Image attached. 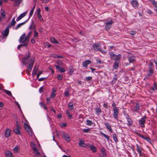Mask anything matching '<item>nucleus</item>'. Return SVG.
Wrapping results in <instances>:
<instances>
[{
	"instance_id": "20e7f679",
	"label": "nucleus",
	"mask_w": 157,
	"mask_h": 157,
	"mask_svg": "<svg viewBox=\"0 0 157 157\" xmlns=\"http://www.w3.org/2000/svg\"><path fill=\"white\" fill-rule=\"evenodd\" d=\"M93 47L94 50L95 51H99L101 52L104 53H106V51H104L102 49H100L99 47V44H94L93 45Z\"/></svg>"
},
{
	"instance_id": "2f4dec72",
	"label": "nucleus",
	"mask_w": 157,
	"mask_h": 157,
	"mask_svg": "<svg viewBox=\"0 0 157 157\" xmlns=\"http://www.w3.org/2000/svg\"><path fill=\"white\" fill-rule=\"evenodd\" d=\"M90 148L93 152H95L96 151V149L95 147L94 146V145H90Z\"/></svg>"
},
{
	"instance_id": "6e6552de",
	"label": "nucleus",
	"mask_w": 157,
	"mask_h": 157,
	"mask_svg": "<svg viewBox=\"0 0 157 157\" xmlns=\"http://www.w3.org/2000/svg\"><path fill=\"white\" fill-rule=\"evenodd\" d=\"M24 127L27 130L30 136H32L33 135V131L30 127L26 124H25Z\"/></svg>"
},
{
	"instance_id": "c9c22d12",
	"label": "nucleus",
	"mask_w": 157,
	"mask_h": 157,
	"mask_svg": "<svg viewBox=\"0 0 157 157\" xmlns=\"http://www.w3.org/2000/svg\"><path fill=\"white\" fill-rule=\"evenodd\" d=\"M86 124L87 125L90 126L93 124V122L92 121L89 120H86Z\"/></svg>"
},
{
	"instance_id": "338daca9",
	"label": "nucleus",
	"mask_w": 157,
	"mask_h": 157,
	"mask_svg": "<svg viewBox=\"0 0 157 157\" xmlns=\"http://www.w3.org/2000/svg\"><path fill=\"white\" fill-rule=\"evenodd\" d=\"M17 129H18V130H20L21 128L20 126L18 125L17 122Z\"/></svg>"
},
{
	"instance_id": "f704fd0d",
	"label": "nucleus",
	"mask_w": 157,
	"mask_h": 157,
	"mask_svg": "<svg viewBox=\"0 0 157 157\" xmlns=\"http://www.w3.org/2000/svg\"><path fill=\"white\" fill-rule=\"evenodd\" d=\"M35 8V5L33 7V8L31 10L29 14V19L31 17L34 11V10Z\"/></svg>"
},
{
	"instance_id": "69168bd1",
	"label": "nucleus",
	"mask_w": 157,
	"mask_h": 157,
	"mask_svg": "<svg viewBox=\"0 0 157 157\" xmlns=\"http://www.w3.org/2000/svg\"><path fill=\"white\" fill-rule=\"evenodd\" d=\"M60 126L62 127H64L67 126V124L66 123H63L61 124Z\"/></svg>"
},
{
	"instance_id": "de8ad7c7",
	"label": "nucleus",
	"mask_w": 157,
	"mask_h": 157,
	"mask_svg": "<svg viewBox=\"0 0 157 157\" xmlns=\"http://www.w3.org/2000/svg\"><path fill=\"white\" fill-rule=\"evenodd\" d=\"M119 65L118 63H116V62L114 63L113 67L114 69H117Z\"/></svg>"
},
{
	"instance_id": "412c9836",
	"label": "nucleus",
	"mask_w": 157,
	"mask_h": 157,
	"mask_svg": "<svg viewBox=\"0 0 157 157\" xmlns=\"http://www.w3.org/2000/svg\"><path fill=\"white\" fill-rule=\"evenodd\" d=\"M136 146L137 148V151L139 153L140 156H142V148L141 147H139L138 144L136 145Z\"/></svg>"
},
{
	"instance_id": "6e6d98bb",
	"label": "nucleus",
	"mask_w": 157,
	"mask_h": 157,
	"mask_svg": "<svg viewBox=\"0 0 157 157\" xmlns=\"http://www.w3.org/2000/svg\"><path fill=\"white\" fill-rule=\"evenodd\" d=\"M116 104L115 103H113L112 104V106L113 108V110L117 109V107L116 106Z\"/></svg>"
},
{
	"instance_id": "37998d69",
	"label": "nucleus",
	"mask_w": 157,
	"mask_h": 157,
	"mask_svg": "<svg viewBox=\"0 0 157 157\" xmlns=\"http://www.w3.org/2000/svg\"><path fill=\"white\" fill-rule=\"evenodd\" d=\"M113 137L115 141L117 142L118 141L117 135L115 133L113 134Z\"/></svg>"
},
{
	"instance_id": "09e8293b",
	"label": "nucleus",
	"mask_w": 157,
	"mask_h": 157,
	"mask_svg": "<svg viewBox=\"0 0 157 157\" xmlns=\"http://www.w3.org/2000/svg\"><path fill=\"white\" fill-rule=\"evenodd\" d=\"M14 131L17 134L19 135L20 134L19 130H18V129H15L14 130Z\"/></svg>"
},
{
	"instance_id": "e433bc0d",
	"label": "nucleus",
	"mask_w": 157,
	"mask_h": 157,
	"mask_svg": "<svg viewBox=\"0 0 157 157\" xmlns=\"http://www.w3.org/2000/svg\"><path fill=\"white\" fill-rule=\"evenodd\" d=\"M100 134L101 135H103L107 139L108 141H109V136L104 133L102 132H101Z\"/></svg>"
},
{
	"instance_id": "4d7b16f0",
	"label": "nucleus",
	"mask_w": 157,
	"mask_h": 157,
	"mask_svg": "<svg viewBox=\"0 0 157 157\" xmlns=\"http://www.w3.org/2000/svg\"><path fill=\"white\" fill-rule=\"evenodd\" d=\"M152 2L153 5H155V6L157 7V2H155L154 0H152Z\"/></svg>"
},
{
	"instance_id": "ddd939ff",
	"label": "nucleus",
	"mask_w": 157,
	"mask_h": 157,
	"mask_svg": "<svg viewBox=\"0 0 157 157\" xmlns=\"http://www.w3.org/2000/svg\"><path fill=\"white\" fill-rule=\"evenodd\" d=\"M113 117L116 120H118V114L119 111L118 109L116 110H113Z\"/></svg>"
},
{
	"instance_id": "f257e3e1",
	"label": "nucleus",
	"mask_w": 157,
	"mask_h": 157,
	"mask_svg": "<svg viewBox=\"0 0 157 157\" xmlns=\"http://www.w3.org/2000/svg\"><path fill=\"white\" fill-rule=\"evenodd\" d=\"M30 57V55L28 54L26 57H24L22 59V63L26 65L27 63H28L26 70V71L28 74H29L31 71L34 61V58H31L29 60Z\"/></svg>"
},
{
	"instance_id": "774afa93",
	"label": "nucleus",
	"mask_w": 157,
	"mask_h": 157,
	"mask_svg": "<svg viewBox=\"0 0 157 157\" xmlns=\"http://www.w3.org/2000/svg\"><path fill=\"white\" fill-rule=\"evenodd\" d=\"M57 55L54 54L52 55V57L54 58H57Z\"/></svg>"
},
{
	"instance_id": "864d4df0",
	"label": "nucleus",
	"mask_w": 157,
	"mask_h": 157,
	"mask_svg": "<svg viewBox=\"0 0 157 157\" xmlns=\"http://www.w3.org/2000/svg\"><path fill=\"white\" fill-rule=\"evenodd\" d=\"M83 131L86 133H90V130L89 128L84 129L83 130Z\"/></svg>"
},
{
	"instance_id": "9b49d317",
	"label": "nucleus",
	"mask_w": 157,
	"mask_h": 157,
	"mask_svg": "<svg viewBox=\"0 0 157 157\" xmlns=\"http://www.w3.org/2000/svg\"><path fill=\"white\" fill-rule=\"evenodd\" d=\"M140 108V105L138 103H136L132 109L134 112H137L139 110Z\"/></svg>"
},
{
	"instance_id": "8fccbe9b",
	"label": "nucleus",
	"mask_w": 157,
	"mask_h": 157,
	"mask_svg": "<svg viewBox=\"0 0 157 157\" xmlns=\"http://www.w3.org/2000/svg\"><path fill=\"white\" fill-rule=\"evenodd\" d=\"M37 17H38L39 19L40 20V21H43V19L42 17V16L40 14H37Z\"/></svg>"
},
{
	"instance_id": "603ef678",
	"label": "nucleus",
	"mask_w": 157,
	"mask_h": 157,
	"mask_svg": "<svg viewBox=\"0 0 157 157\" xmlns=\"http://www.w3.org/2000/svg\"><path fill=\"white\" fill-rule=\"evenodd\" d=\"M32 33V32L31 31H30L28 34L26 36L28 39H29V38L31 35Z\"/></svg>"
},
{
	"instance_id": "dca6fc26",
	"label": "nucleus",
	"mask_w": 157,
	"mask_h": 157,
	"mask_svg": "<svg viewBox=\"0 0 157 157\" xmlns=\"http://www.w3.org/2000/svg\"><path fill=\"white\" fill-rule=\"evenodd\" d=\"M91 61L90 60H86L85 61L83 62V67H87V65L90 64L91 63Z\"/></svg>"
},
{
	"instance_id": "aec40b11",
	"label": "nucleus",
	"mask_w": 157,
	"mask_h": 157,
	"mask_svg": "<svg viewBox=\"0 0 157 157\" xmlns=\"http://www.w3.org/2000/svg\"><path fill=\"white\" fill-rule=\"evenodd\" d=\"M105 125L106 126L107 128L109 129L110 132H113V130L111 128V126L108 123H104Z\"/></svg>"
},
{
	"instance_id": "3c124183",
	"label": "nucleus",
	"mask_w": 157,
	"mask_h": 157,
	"mask_svg": "<svg viewBox=\"0 0 157 157\" xmlns=\"http://www.w3.org/2000/svg\"><path fill=\"white\" fill-rule=\"evenodd\" d=\"M32 28H33V29H35V26L34 25V27H33V23H32L30 25V26H29V29L31 30L32 29Z\"/></svg>"
},
{
	"instance_id": "680f3d73",
	"label": "nucleus",
	"mask_w": 157,
	"mask_h": 157,
	"mask_svg": "<svg viewBox=\"0 0 157 157\" xmlns=\"http://www.w3.org/2000/svg\"><path fill=\"white\" fill-rule=\"evenodd\" d=\"M146 12L147 13L150 15L151 14L153 13L149 10H147Z\"/></svg>"
},
{
	"instance_id": "a878e982",
	"label": "nucleus",
	"mask_w": 157,
	"mask_h": 157,
	"mask_svg": "<svg viewBox=\"0 0 157 157\" xmlns=\"http://www.w3.org/2000/svg\"><path fill=\"white\" fill-rule=\"evenodd\" d=\"M50 41L53 43L56 44H58L59 43V42L58 41H57V40H56L54 37H52L50 38Z\"/></svg>"
},
{
	"instance_id": "7c9ffc66",
	"label": "nucleus",
	"mask_w": 157,
	"mask_h": 157,
	"mask_svg": "<svg viewBox=\"0 0 157 157\" xmlns=\"http://www.w3.org/2000/svg\"><path fill=\"white\" fill-rule=\"evenodd\" d=\"M101 152L102 153V156H106V154L105 152V149L104 148H102L101 151Z\"/></svg>"
},
{
	"instance_id": "bb28decb",
	"label": "nucleus",
	"mask_w": 157,
	"mask_h": 157,
	"mask_svg": "<svg viewBox=\"0 0 157 157\" xmlns=\"http://www.w3.org/2000/svg\"><path fill=\"white\" fill-rule=\"evenodd\" d=\"M38 70V68L36 67H34L32 71V75L33 77H34L36 74V72Z\"/></svg>"
},
{
	"instance_id": "5701e85b",
	"label": "nucleus",
	"mask_w": 157,
	"mask_h": 157,
	"mask_svg": "<svg viewBox=\"0 0 157 157\" xmlns=\"http://www.w3.org/2000/svg\"><path fill=\"white\" fill-rule=\"evenodd\" d=\"M32 149L34 152L37 155H39L40 153L38 150L35 147H32Z\"/></svg>"
},
{
	"instance_id": "c85d7f7f",
	"label": "nucleus",
	"mask_w": 157,
	"mask_h": 157,
	"mask_svg": "<svg viewBox=\"0 0 157 157\" xmlns=\"http://www.w3.org/2000/svg\"><path fill=\"white\" fill-rule=\"evenodd\" d=\"M66 112L67 115L68 116L69 118L71 119L72 118V116L70 113L69 110L68 109H67L66 110Z\"/></svg>"
},
{
	"instance_id": "f3484780",
	"label": "nucleus",
	"mask_w": 157,
	"mask_h": 157,
	"mask_svg": "<svg viewBox=\"0 0 157 157\" xmlns=\"http://www.w3.org/2000/svg\"><path fill=\"white\" fill-rule=\"evenodd\" d=\"M126 118L128 122V123L127 124L128 126H130L131 125H132V124L133 121L131 118L129 117L128 115V117H126Z\"/></svg>"
},
{
	"instance_id": "423d86ee",
	"label": "nucleus",
	"mask_w": 157,
	"mask_h": 157,
	"mask_svg": "<svg viewBox=\"0 0 157 157\" xmlns=\"http://www.w3.org/2000/svg\"><path fill=\"white\" fill-rule=\"evenodd\" d=\"M146 118L147 117L146 116H144L140 120H139V124L141 127H144V124L145 122V121Z\"/></svg>"
},
{
	"instance_id": "5fc2aeb1",
	"label": "nucleus",
	"mask_w": 157,
	"mask_h": 157,
	"mask_svg": "<svg viewBox=\"0 0 157 157\" xmlns=\"http://www.w3.org/2000/svg\"><path fill=\"white\" fill-rule=\"evenodd\" d=\"M63 78V76L60 75H58L57 76V78L59 80H61Z\"/></svg>"
},
{
	"instance_id": "393cba45",
	"label": "nucleus",
	"mask_w": 157,
	"mask_h": 157,
	"mask_svg": "<svg viewBox=\"0 0 157 157\" xmlns=\"http://www.w3.org/2000/svg\"><path fill=\"white\" fill-rule=\"evenodd\" d=\"M128 59L130 63H133L135 61V58L133 56L129 57Z\"/></svg>"
},
{
	"instance_id": "1a4fd4ad",
	"label": "nucleus",
	"mask_w": 157,
	"mask_h": 157,
	"mask_svg": "<svg viewBox=\"0 0 157 157\" xmlns=\"http://www.w3.org/2000/svg\"><path fill=\"white\" fill-rule=\"evenodd\" d=\"M9 28L7 26L5 30L2 32V34L4 36H7L9 34Z\"/></svg>"
},
{
	"instance_id": "cd10ccee",
	"label": "nucleus",
	"mask_w": 157,
	"mask_h": 157,
	"mask_svg": "<svg viewBox=\"0 0 157 157\" xmlns=\"http://www.w3.org/2000/svg\"><path fill=\"white\" fill-rule=\"evenodd\" d=\"M56 91V88H54L53 89L52 91V94L51 96V97L52 98H54L56 96L55 94Z\"/></svg>"
},
{
	"instance_id": "6ab92c4d",
	"label": "nucleus",
	"mask_w": 157,
	"mask_h": 157,
	"mask_svg": "<svg viewBox=\"0 0 157 157\" xmlns=\"http://www.w3.org/2000/svg\"><path fill=\"white\" fill-rule=\"evenodd\" d=\"M16 23V22L15 21V17H14L13 18L10 24L7 27H8L9 28H11V26H14Z\"/></svg>"
},
{
	"instance_id": "f8f14e48",
	"label": "nucleus",
	"mask_w": 157,
	"mask_h": 157,
	"mask_svg": "<svg viewBox=\"0 0 157 157\" xmlns=\"http://www.w3.org/2000/svg\"><path fill=\"white\" fill-rule=\"evenodd\" d=\"M131 3L133 7H137L138 6V3L136 0H133L131 2Z\"/></svg>"
},
{
	"instance_id": "c03bdc74",
	"label": "nucleus",
	"mask_w": 157,
	"mask_h": 157,
	"mask_svg": "<svg viewBox=\"0 0 157 157\" xmlns=\"http://www.w3.org/2000/svg\"><path fill=\"white\" fill-rule=\"evenodd\" d=\"M92 77L91 76L86 77L85 78V80L87 82H89L92 80Z\"/></svg>"
},
{
	"instance_id": "13d9d810",
	"label": "nucleus",
	"mask_w": 157,
	"mask_h": 157,
	"mask_svg": "<svg viewBox=\"0 0 157 157\" xmlns=\"http://www.w3.org/2000/svg\"><path fill=\"white\" fill-rule=\"evenodd\" d=\"M50 0H41V2L43 3H48Z\"/></svg>"
},
{
	"instance_id": "f03ea898",
	"label": "nucleus",
	"mask_w": 157,
	"mask_h": 157,
	"mask_svg": "<svg viewBox=\"0 0 157 157\" xmlns=\"http://www.w3.org/2000/svg\"><path fill=\"white\" fill-rule=\"evenodd\" d=\"M29 39H28L25 36V34L24 33L20 37V39L19 40V42L21 43H23L25 46H26L29 43Z\"/></svg>"
},
{
	"instance_id": "0eeeda50",
	"label": "nucleus",
	"mask_w": 157,
	"mask_h": 157,
	"mask_svg": "<svg viewBox=\"0 0 157 157\" xmlns=\"http://www.w3.org/2000/svg\"><path fill=\"white\" fill-rule=\"evenodd\" d=\"M113 21L112 20H111L106 23H105V28L106 30H108L110 29L112 25Z\"/></svg>"
},
{
	"instance_id": "e2e57ef3",
	"label": "nucleus",
	"mask_w": 157,
	"mask_h": 157,
	"mask_svg": "<svg viewBox=\"0 0 157 157\" xmlns=\"http://www.w3.org/2000/svg\"><path fill=\"white\" fill-rule=\"evenodd\" d=\"M39 104L41 107L44 106L45 105V104H44L42 102H41L39 103Z\"/></svg>"
},
{
	"instance_id": "79ce46f5",
	"label": "nucleus",
	"mask_w": 157,
	"mask_h": 157,
	"mask_svg": "<svg viewBox=\"0 0 157 157\" xmlns=\"http://www.w3.org/2000/svg\"><path fill=\"white\" fill-rule=\"evenodd\" d=\"M1 14L2 17L3 18L5 19L6 18V13L5 12V11H4L2 12L1 13Z\"/></svg>"
},
{
	"instance_id": "a18cd8bd",
	"label": "nucleus",
	"mask_w": 157,
	"mask_h": 157,
	"mask_svg": "<svg viewBox=\"0 0 157 157\" xmlns=\"http://www.w3.org/2000/svg\"><path fill=\"white\" fill-rule=\"evenodd\" d=\"M84 144V141L83 140H80V142L78 143V145L81 147H82L83 146V144Z\"/></svg>"
},
{
	"instance_id": "2eb2a0df",
	"label": "nucleus",
	"mask_w": 157,
	"mask_h": 157,
	"mask_svg": "<svg viewBox=\"0 0 157 157\" xmlns=\"http://www.w3.org/2000/svg\"><path fill=\"white\" fill-rule=\"evenodd\" d=\"M11 130L10 129L7 128L5 132V136L6 137H9L10 135Z\"/></svg>"
},
{
	"instance_id": "b1692460",
	"label": "nucleus",
	"mask_w": 157,
	"mask_h": 157,
	"mask_svg": "<svg viewBox=\"0 0 157 157\" xmlns=\"http://www.w3.org/2000/svg\"><path fill=\"white\" fill-rule=\"evenodd\" d=\"M117 79V76L116 74H115L112 80L111 81V83L113 84H114L115 83Z\"/></svg>"
},
{
	"instance_id": "052dcab7",
	"label": "nucleus",
	"mask_w": 157,
	"mask_h": 157,
	"mask_svg": "<svg viewBox=\"0 0 157 157\" xmlns=\"http://www.w3.org/2000/svg\"><path fill=\"white\" fill-rule=\"evenodd\" d=\"M42 72L41 71H40L36 75V78H38L40 76V75L42 74Z\"/></svg>"
},
{
	"instance_id": "7ed1b4c3",
	"label": "nucleus",
	"mask_w": 157,
	"mask_h": 157,
	"mask_svg": "<svg viewBox=\"0 0 157 157\" xmlns=\"http://www.w3.org/2000/svg\"><path fill=\"white\" fill-rule=\"evenodd\" d=\"M109 55L110 56L111 58L114 60L116 62H119L121 58V55L120 54L117 55L112 52H109Z\"/></svg>"
},
{
	"instance_id": "4be33fe9",
	"label": "nucleus",
	"mask_w": 157,
	"mask_h": 157,
	"mask_svg": "<svg viewBox=\"0 0 157 157\" xmlns=\"http://www.w3.org/2000/svg\"><path fill=\"white\" fill-rule=\"evenodd\" d=\"M63 137L67 141L69 142L70 141V137L68 134H64Z\"/></svg>"
},
{
	"instance_id": "4468645a",
	"label": "nucleus",
	"mask_w": 157,
	"mask_h": 157,
	"mask_svg": "<svg viewBox=\"0 0 157 157\" xmlns=\"http://www.w3.org/2000/svg\"><path fill=\"white\" fill-rule=\"evenodd\" d=\"M5 154L6 157H14L12 153L9 151L7 150L5 151Z\"/></svg>"
},
{
	"instance_id": "ea45409f",
	"label": "nucleus",
	"mask_w": 157,
	"mask_h": 157,
	"mask_svg": "<svg viewBox=\"0 0 157 157\" xmlns=\"http://www.w3.org/2000/svg\"><path fill=\"white\" fill-rule=\"evenodd\" d=\"M34 37L36 39H37L38 36V33L37 32V31L35 30H34Z\"/></svg>"
},
{
	"instance_id": "a19ab883",
	"label": "nucleus",
	"mask_w": 157,
	"mask_h": 157,
	"mask_svg": "<svg viewBox=\"0 0 157 157\" xmlns=\"http://www.w3.org/2000/svg\"><path fill=\"white\" fill-rule=\"evenodd\" d=\"M18 147L17 146H15L13 149V151L15 153H17L18 152Z\"/></svg>"
},
{
	"instance_id": "0e129e2a",
	"label": "nucleus",
	"mask_w": 157,
	"mask_h": 157,
	"mask_svg": "<svg viewBox=\"0 0 157 157\" xmlns=\"http://www.w3.org/2000/svg\"><path fill=\"white\" fill-rule=\"evenodd\" d=\"M43 87H41L40 88L39 90V91L40 93H41L43 91Z\"/></svg>"
},
{
	"instance_id": "9d476101",
	"label": "nucleus",
	"mask_w": 157,
	"mask_h": 157,
	"mask_svg": "<svg viewBox=\"0 0 157 157\" xmlns=\"http://www.w3.org/2000/svg\"><path fill=\"white\" fill-rule=\"evenodd\" d=\"M27 11H26L21 14L16 19V21H18L24 17L26 14Z\"/></svg>"
},
{
	"instance_id": "49530a36",
	"label": "nucleus",
	"mask_w": 157,
	"mask_h": 157,
	"mask_svg": "<svg viewBox=\"0 0 157 157\" xmlns=\"http://www.w3.org/2000/svg\"><path fill=\"white\" fill-rule=\"evenodd\" d=\"M23 0H15L14 1H15V4L16 5H18L20 4L21 2Z\"/></svg>"
},
{
	"instance_id": "39448f33",
	"label": "nucleus",
	"mask_w": 157,
	"mask_h": 157,
	"mask_svg": "<svg viewBox=\"0 0 157 157\" xmlns=\"http://www.w3.org/2000/svg\"><path fill=\"white\" fill-rule=\"evenodd\" d=\"M154 67L153 66V64L151 62L150 64L148 66V75L149 76H151L153 73V69Z\"/></svg>"
},
{
	"instance_id": "4c0bfd02",
	"label": "nucleus",
	"mask_w": 157,
	"mask_h": 157,
	"mask_svg": "<svg viewBox=\"0 0 157 157\" xmlns=\"http://www.w3.org/2000/svg\"><path fill=\"white\" fill-rule=\"evenodd\" d=\"M95 112L96 113H100L101 112V109L99 108H96L95 109Z\"/></svg>"
},
{
	"instance_id": "72a5a7b5",
	"label": "nucleus",
	"mask_w": 157,
	"mask_h": 157,
	"mask_svg": "<svg viewBox=\"0 0 157 157\" xmlns=\"http://www.w3.org/2000/svg\"><path fill=\"white\" fill-rule=\"evenodd\" d=\"M3 90L7 94L9 95L10 96H12V94L10 91L8 90H6L4 89Z\"/></svg>"
},
{
	"instance_id": "58836bf2",
	"label": "nucleus",
	"mask_w": 157,
	"mask_h": 157,
	"mask_svg": "<svg viewBox=\"0 0 157 157\" xmlns=\"http://www.w3.org/2000/svg\"><path fill=\"white\" fill-rule=\"evenodd\" d=\"M151 90L155 91V90H157V84H154V86L151 89Z\"/></svg>"
},
{
	"instance_id": "bf43d9fd",
	"label": "nucleus",
	"mask_w": 157,
	"mask_h": 157,
	"mask_svg": "<svg viewBox=\"0 0 157 157\" xmlns=\"http://www.w3.org/2000/svg\"><path fill=\"white\" fill-rule=\"evenodd\" d=\"M66 97H68L69 96V93L68 91H66L64 93Z\"/></svg>"
},
{
	"instance_id": "c756f323",
	"label": "nucleus",
	"mask_w": 157,
	"mask_h": 157,
	"mask_svg": "<svg viewBox=\"0 0 157 157\" xmlns=\"http://www.w3.org/2000/svg\"><path fill=\"white\" fill-rule=\"evenodd\" d=\"M68 107L71 109H73L74 108L73 103L72 101L70 102L68 104Z\"/></svg>"
},
{
	"instance_id": "473e14b6",
	"label": "nucleus",
	"mask_w": 157,
	"mask_h": 157,
	"mask_svg": "<svg viewBox=\"0 0 157 157\" xmlns=\"http://www.w3.org/2000/svg\"><path fill=\"white\" fill-rule=\"evenodd\" d=\"M25 23V22H23L18 24L17 26L14 28L15 29L17 30L18 28H20L21 26L24 25Z\"/></svg>"
},
{
	"instance_id": "a211bd4d",
	"label": "nucleus",
	"mask_w": 157,
	"mask_h": 157,
	"mask_svg": "<svg viewBox=\"0 0 157 157\" xmlns=\"http://www.w3.org/2000/svg\"><path fill=\"white\" fill-rule=\"evenodd\" d=\"M55 66L56 67V69L60 72H64L65 71V70L64 68L61 67L58 65H55Z\"/></svg>"
}]
</instances>
